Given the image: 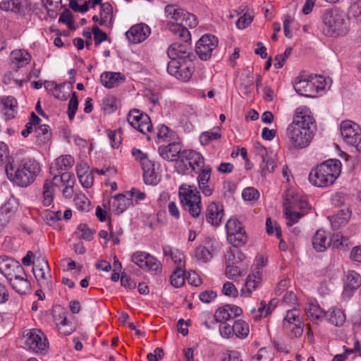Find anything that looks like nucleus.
Segmentation results:
<instances>
[{"mask_svg":"<svg viewBox=\"0 0 361 361\" xmlns=\"http://www.w3.org/2000/svg\"><path fill=\"white\" fill-rule=\"evenodd\" d=\"M315 130L316 125L313 117L297 109L293 121L286 129L288 143L293 149L305 148L311 142Z\"/></svg>","mask_w":361,"mask_h":361,"instance_id":"obj_1","label":"nucleus"},{"mask_svg":"<svg viewBox=\"0 0 361 361\" xmlns=\"http://www.w3.org/2000/svg\"><path fill=\"white\" fill-rule=\"evenodd\" d=\"M5 171L8 178L14 184L27 187L35 180L40 171V166L35 160L23 159L19 162L9 158Z\"/></svg>","mask_w":361,"mask_h":361,"instance_id":"obj_2","label":"nucleus"},{"mask_svg":"<svg viewBox=\"0 0 361 361\" xmlns=\"http://www.w3.org/2000/svg\"><path fill=\"white\" fill-rule=\"evenodd\" d=\"M341 172V163L338 159H329L312 169L309 174L310 183L319 188L331 185Z\"/></svg>","mask_w":361,"mask_h":361,"instance_id":"obj_3","label":"nucleus"},{"mask_svg":"<svg viewBox=\"0 0 361 361\" xmlns=\"http://www.w3.org/2000/svg\"><path fill=\"white\" fill-rule=\"evenodd\" d=\"M348 31V23L343 12L334 8L325 12L322 18V32L327 37H336Z\"/></svg>","mask_w":361,"mask_h":361,"instance_id":"obj_4","label":"nucleus"},{"mask_svg":"<svg viewBox=\"0 0 361 361\" xmlns=\"http://www.w3.org/2000/svg\"><path fill=\"white\" fill-rule=\"evenodd\" d=\"M179 197L181 203L190 214L195 218L200 216L202 211L201 196L195 186L183 185L179 188Z\"/></svg>","mask_w":361,"mask_h":361,"instance_id":"obj_5","label":"nucleus"},{"mask_svg":"<svg viewBox=\"0 0 361 361\" xmlns=\"http://www.w3.org/2000/svg\"><path fill=\"white\" fill-rule=\"evenodd\" d=\"M32 271L39 286L44 290L51 291L53 285L51 281V275L47 259L41 256L35 258Z\"/></svg>","mask_w":361,"mask_h":361,"instance_id":"obj_6","label":"nucleus"},{"mask_svg":"<svg viewBox=\"0 0 361 361\" xmlns=\"http://www.w3.org/2000/svg\"><path fill=\"white\" fill-rule=\"evenodd\" d=\"M25 348L30 352L37 354L46 351L49 343L44 333L39 329L27 330L24 336Z\"/></svg>","mask_w":361,"mask_h":361,"instance_id":"obj_7","label":"nucleus"},{"mask_svg":"<svg viewBox=\"0 0 361 361\" xmlns=\"http://www.w3.org/2000/svg\"><path fill=\"white\" fill-rule=\"evenodd\" d=\"M340 130L344 141L360 151L361 149V128L360 126L357 123L347 120L341 123Z\"/></svg>","mask_w":361,"mask_h":361,"instance_id":"obj_8","label":"nucleus"},{"mask_svg":"<svg viewBox=\"0 0 361 361\" xmlns=\"http://www.w3.org/2000/svg\"><path fill=\"white\" fill-rule=\"evenodd\" d=\"M218 38L212 35H204L196 43L195 51L202 61L211 59L213 51L218 46Z\"/></svg>","mask_w":361,"mask_h":361,"instance_id":"obj_9","label":"nucleus"},{"mask_svg":"<svg viewBox=\"0 0 361 361\" xmlns=\"http://www.w3.org/2000/svg\"><path fill=\"white\" fill-rule=\"evenodd\" d=\"M132 261L141 269L155 273L161 271V264L154 256L145 252H136L131 256Z\"/></svg>","mask_w":361,"mask_h":361,"instance_id":"obj_10","label":"nucleus"},{"mask_svg":"<svg viewBox=\"0 0 361 361\" xmlns=\"http://www.w3.org/2000/svg\"><path fill=\"white\" fill-rule=\"evenodd\" d=\"M268 259L264 256H259L256 260V267L247 278L245 286L248 295L256 289L262 283L263 268L267 265Z\"/></svg>","mask_w":361,"mask_h":361,"instance_id":"obj_11","label":"nucleus"},{"mask_svg":"<svg viewBox=\"0 0 361 361\" xmlns=\"http://www.w3.org/2000/svg\"><path fill=\"white\" fill-rule=\"evenodd\" d=\"M127 119L133 128L143 134H147L152 129V124L149 116L140 112L138 109L130 110Z\"/></svg>","mask_w":361,"mask_h":361,"instance_id":"obj_12","label":"nucleus"},{"mask_svg":"<svg viewBox=\"0 0 361 361\" xmlns=\"http://www.w3.org/2000/svg\"><path fill=\"white\" fill-rule=\"evenodd\" d=\"M151 30L145 23L135 25L126 32L128 41L133 44H138L145 41L150 35Z\"/></svg>","mask_w":361,"mask_h":361,"instance_id":"obj_13","label":"nucleus"},{"mask_svg":"<svg viewBox=\"0 0 361 361\" xmlns=\"http://www.w3.org/2000/svg\"><path fill=\"white\" fill-rule=\"evenodd\" d=\"M182 145L179 142H173L167 145H161L158 148L159 155L166 161L180 160Z\"/></svg>","mask_w":361,"mask_h":361,"instance_id":"obj_14","label":"nucleus"},{"mask_svg":"<svg viewBox=\"0 0 361 361\" xmlns=\"http://www.w3.org/2000/svg\"><path fill=\"white\" fill-rule=\"evenodd\" d=\"M169 57H173L176 59H190L193 56L192 54V48L190 44L186 43H173L167 50Z\"/></svg>","mask_w":361,"mask_h":361,"instance_id":"obj_15","label":"nucleus"},{"mask_svg":"<svg viewBox=\"0 0 361 361\" xmlns=\"http://www.w3.org/2000/svg\"><path fill=\"white\" fill-rule=\"evenodd\" d=\"M74 164V159L71 155H63L56 159L54 164L50 166L51 173L56 180L61 172L71 169Z\"/></svg>","mask_w":361,"mask_h":361,"instance_id":"obj_16","label":"nucleus"},{"mask_svg":"<svg viewBox=\"0 0 361 361\" xmlns=\"http://www.w3.org/2000/svg\"><path fill=\"white\" fill-rule=\"evenodd\" d=\"M294 89L295 92L306 97H312L317 92V86L314 85V82L310 80L302 79L301 77H297L294 83Z\"/></svg>","mask_w":361,"mask_h":361,"instance_id":"obj_17","label":"nucleus"},{"mask_svg":"<svg viewBox=\"0 0 361 361\" xmlns=\"http://www.w3.org/2000/svg\"><path fill=\"white\" fill-rule=\"evenodd\" d=\"M180 161L183 163L188 161L192 171H195L196 168L200 169L205 166L202 154L192 149L183 150Z\"/></svg>","mask_w":361,"mask_h":361,"instance_id":"obj_18","label":"nucleus"},{"mask_svg":"<svg viewBox=\"0 0 361 361\" xmlns=\"http://www.w3.org/2000/svg\"><path fill=\"white\" fill-rule=\"evenodd\" d=\"M143 171V178L145 184L156 185L158 181V175L154 171V162L148 158H143L140 162Z\"/></svg>","mask_w":361,"mask_h":361,"instance_id":"obj_19","label":"nucleus"},{"mask_svg":"<svg viewBox=\"0 0 361 361\" xmlns=\"http://www.w3.org/2000/svg\"><path fill=\"white\" fill-rule=\"evenodd\" d=\"M224 216V209L221 205L215 202L210 203L207 209V221L213 226L220 225Z\"/></svg>","mask_w":361,"mask_h":361,"instance_id":"obj_20","label":"nucleus"},{"mask_svg":"<svg viewBox=\"0 0 361 361\" xmlns=\"http://www.w3.org/2000/svg\"><path fill=\"white\" fill-rule=\"evenodd\" d=\"M125 80L124 75L118 72H104L100 75L101 83L109 89L118 87Z\"/></svg>","mask_w":361,"mask_h":361,"instance_id":"obj_21","label":"nucleus"},{"mask_svg":"<svg viewBox=\"0 0 361 361\" xmlns=\"http://www.w3.org/2000/svg\"><path fill=\"white\" fill-rule=\"evenodd\" d=\"M361 285V276L355 271H349L346 275L343 295L350 297L353 291L359 288Z\"/></svg>","mask_w":361,"mask_h":361,"instance_id":"obj_22","label":"nucleus"},{"mask_svg":"<svg viewBox=\"0 0 361 361\" xmlns=\"http://www.w3.org/2000/svg\"><path fill=\"white\" fill-rule=\"evenodd\" d=\"M331 238L323 230H318L312 238V246L317 252H324L331 246Z\"/></svg>","mask_w":361,"mask_h":361,"instance_id":"obj_23","label":"nucleus"},{"mask_svg":"<svg viewBox=\"0 0 361 361\" xmlns=\"http://www.w3.org/2000/svg\"><path fill=\"white\" fill-rule=\"evenodd\" d=\"M165 13L168 19L173 20L175 24H183L185 19V15L188 12L183 8H179L176 5H167L165 7Z\"/></svg>","mask_w":361,"mask_h":361,"instance_id":"obj_24","label":"nucleus"},{"mask_svg":"<svg viewBox=\"0 0 361 361\" xmlns=\"http://www.w3.org/2000/svg\"><path fill=\"white\" fill-rule=\"evenodd\" d=\"M12 64L16 71L29 63L31 60L30 54L25 49H16L11 52Z\"/></svg>","mask_w":361,"mask_h":361,"instance_id":"obj_25","label":"nucleus"},{"mask_svg":"<svg viewBox=\"0 0 361 361\" xmlns=\"http://www.w3.org/2000/svg\"><path fill=\"white\" fill-rule=\"evenodd\" d=\"M351 212L348 209H341L337 214L329 216L331 227L334 230H337L341 226L345 224L350 219Z\"/></svg>","mask_w":361,"mask_h":361,"instance_id":"obj_26","label":"nucleus"},{"mask_svg":"<svg viewBox=\"0 0 361 361\" xmlns=\"http://www.w3.org/2000/svg\"><path fill=\"white\" fill-rule=\"evenodd\" d=\"M27 6L26 0H4L0 3V8L3 11H11L14 13H22Z\"/></svg>","mask_w":361,"mask_h":361,"instance_id":"obj_27","label":"nucleus"},{"mask_svg":"<svg viewBox=\"0 0 361 361\" xmlns=\"http://www.w3.org/2000/svg\"><path fill=\"white\" fill-rule=\"evenodd\" d=\"M195 66L192 59L183 60L178 71L177 79L188 81L193 74Z\"/></svg>","mask_w":361,"mask_h":361,"instance_id":"obj_28","label":"nucleus"},{"mask_svg":"<svg viewBox=\"0 0 361 361\" xmlns=\"http://www.w3.org/2000/svg\"><path fill=\"white\" fill-rule=\"evenodd\" d=\"M133 204V201L126 194H118L114 197L112 207L117 214L123 212L128 207Z\"/></svg>","mask_w":361,"mask_h":361,"instance_id":"obj_29","label":"nucleus"},{"mask_svg":"<svg viewBox=\"0 0 361 361\" xmlns=\"http://www.w3.org/2000/svg\"><path fill=\"white\" fill-rule=\"evenodd\" d=\"M169 30L176 36L181 39L184 43L189 44L191 40V35L186 27L183 24H175L173 23H168L167 24Z\"/></svg>","mask_w":361,"mask_h":361,"instance_id":"obj_30","label":"nucleus"},{"mask_svg":"<svg viewBox=\"0 0 361 361\" xmlns=\"http://www.w3.org/2000/svg\"><path fill=\"white\" fill-rule=\"evenodd\" d=\"M19 262L5 255L0 256V271L8 279Z\"/></svg>","mask_w":361,"mask_h":361,"instance_id":"obj_31","label":"nucleus"},{"mask_svg":"<svg viewBox=\"0 0 361 361\" xmlns=\"http://www.w3.org/2000/svg\"><path fill=\"white\" fill-rule=\"evenodd\" d=\"M299 322L303 321L302 317L300 316V312L298 309L293 308L286 312V314L283 321V326L284 329L288 330L291 326L298 324Z\"/></svg>","mask_w":361,"mask_h":361,"instance_id":"obj_32","label":"nucleus"},{"mask_svg":"<svg viewBox=\"0 0 361 361\" xmlns=\"http://www.w3.org/2000/svg\"><path fill=\"white\" fill-rule=\"evenodd\" d=\"M326 317L329 322L336 326H342L345 321V316L343 312L339 309L333 310L326 312Z\"/></svg>","mask_w":361,"mask_h":361,"instance_id":"obj_33","label":"nucleus"},{"mask_svg":"<svg viewBox=\"0 0 361 361\" xmlns=\"http://www.w3.org/2000/svg\"><path fill=\"white\" fill-rule=\"evenodd\" d=\"M244 259V255L235 247L231 249L225 255L226 265L236 264L243 262Z\"/></svg>","mask_w":361,"mask_h":361,"instance_id":"obj_34","label":"nucleus"},{"mask_svg":"<svg viewBox=\"0 0 361 361\" xmlns=\"http://www.w3.org/2000/svg\"><path fill=\"white\" fill-rule=\"evenodd\" d=\"M233 332L238 338H245L250 332L249 326L247 322L243 320L238 319L233 322Z\"/></svg>","mask_w":361,"mask_h":361,"instance_id":"obj_35","label":"nucleus"},{"mask_svg":"<svg viewBox=\"0 0 361 361\" xmlns=\"http://www.w3.org/2000/svg\"><path fill=\"white\" fill-rule=\"evenodd\" d=\"M13 288L20 294H25L30 289V283L26 277L9 281Z\"/></svg>","mask_w":361,"mask_h":361,"instance_id":"obj_36","label":"nucleus"},{"mask_svg":"<svg viewBox=\"0 0 361 361\" xmlns=\"http://www.w3.org/2000/svg\"><path fill=\"white\" fill-rule=\"evenodd\" d=\"M227 240L234 247L238 248V247L244 245L247 242V236L244 230L238 233L227 235Z\"/></svg>","mask_w":361,"mask_h":361,"instance_id":"obj_37","label":"nucleus"},{"mask_svg":"<svg viewBox=\"0 0 361 361\" xmlns=\"http://www.w3.org/2000/svg\"><path fill=\"white\" fill-rule=\"evenodd\" d=\"M220 129L214 128L212 130L203 132L200 136V142L202 145H208L212 140H216L221 137Z\"/></svg>","mask_w":361,"mask_h":361,"instance_id":"obj_38","label":"nucleus"},{"mask_svg":"<svg viewBox=\"0 0 361 361\" xmlns=\"http://www.w3.org/2000/svg\"><path fill=\"white\" fill-rule=\"evenodd\" d=\"M331 245L333 248L343 250L348 246L349 239L340 233H335L331 236Z\"/></svg>","mask_w":361,"mask_h":361,"instance_id":"obj_39","label":"nucleus"},{"mask_svg":"<svg viewBox=\"0 0 361 361\" xmlns=\"http://www.w3.org/2000/svg\"><path fill=\"white\" fill-rule=\"evenodd\" d=\"M307 314L312 321L319 320L326 317V312L317 304H310L307 310Z\"/></svg>","mask_w":361,"mask_h":361,"instance_id":"obj_40","label":"nucleus"},{"mask_svg":"<svg viewBox=\"0 0 361 361\" xmlns=\"http://www.w3.org/2000/svg\"><path fill=\"white\" fill-rule=\"evenodd\" d=\"M43 204L49 206L54 200L53 183L49 180H46L43 185Z\"/></svg>","mask_w":361,"mask_h":361,"instance_id":"obj_41","label":"nucleus"},{"mask_svg":"<svg viewBox=\"0 0 361 361\" xmlns=\"http://www.w3.org/2000/svg\"><path fill=\"white\" fill-rule=\"evenodd\" d=\"M276 163L272 157H266L264 159H262L260 164L261 173L263 177H266L268 173H271L274 171Z\"/></svg>","mask_w":361,"mask_h":361,"instance_id":"obj_42","label":"nucleus"},{"mask_svg":"<svg viewBox=\"0 0 361 361\" xmlns=\"http://www.w3.org/2000/svg\"><path fill=\"white\" fill-rule=\"evenodd\" d=\"M185 283V271L180 267L171 276V284L175 288H179Z\"/></svg>","mask_w":361,"mask_h":361,"instance_id":"obj_43","label":"nucleus"},{"mask_svg":"<svg viewBox=\"0 0 361 361\" xmlns=\"http://www.w3.org/2000/svg\"><path fill=\"white\" fill-rule=\"evenodd\" d=\"M74 203L76 208L80 212H88L90 209V202L83 194H77L74 197Z\"/></svg>","mask_w":361,"mask_h":361,"instance_id":"obj_44","label":"nucleus"},{"mask_svg":"<svg viewBox=\"0 0 361 361\" xmlns=\"http://www.w3.org/2000/svg\"><path fill=\"white\" fill-rule=\"evenodd\" d=\"M229 308L230 305H226L223 307L219 308L216 311L214 315L216 322L226 323V321L231 318V314L230 313Z\"/></svg>","mask_w":361,"mask_h":361,"instance_id":"obj_45","label":"nucleus"},{"mask_svg":"<svg viewBox=\"0 0 361 361\" xmlns=\"http://www.w3.org/2000/svg\"><path fill=\"white\" fill-rule=\"evenodd\" d=\"M100 21L99 25H106L109 20H111L112 18V7L110 4L104 3L101 4L100 7Z\"/></svg>","mask_w":361,"mask_h":361,"instance_id":"obj_46","label":"nucleus"},{"mask_svg":"<svg viewBox=\"0 0 361 361\" xmlns=\"http://www.w3.org/2000/svg\"><path fill=\"white\" fill-rule=\"evenodd\" d=\"M227 235L244 231L242 223L235 218H231L226 224Z\"/></svg>","mask_w":361,"mask_h":361,"instance_id":"obj_47","label":"nucleus"},{"mask_svg":"<svg viewBox=\"0 0 361 361\" xmlns=\"http://www.w3.org/2000/svg\"><path fill=\"white\" fill-rule=\"evenodd\" d=\"M301 199L302 198L299 197L298 194L293 192L287 194L283 203L284 210H286V208H290L291 210L297 209L298 202H300Z\"/></svg>","mask_w":361,"mask_h":361,"instance_id":"obj_48","label":"nucleus"},{"mask_svg":"<svg viewBox=\"0 0 361 361\" xmlns=\"http://www.w3.org/2000/svg\"><path fill=\"white\" fill-rule=\"evenodd\" d=\"M78 231L79 232V238L83 239L87 241H91L93 239V235L95 232L94 230L90 229L87 224H80L78 226Z\"/></svg>","mask_w":361,"mask_h":361,"instance_id":"obj_49","label":"nucleus"},{"mask_svg":"<svg viewBox=\"0 0 361 361\" xmlns=\"http://www.w3.org/2000/svg\"><path fill=\"white\" fill-rule=\"evenodd\" d=\"M348 17L361 22V0L353 3L348 8Z\"/></svg>","mask_w":361,"mask_h":361,"instance_id":"obj_50","label":"nucleus"},{"mask_svg":"<svg viewBox=\"0 0 361 361\" xmlns=\"http://www.w3.org/2000/svg\"><path fill=\"white\" fill-rule=\"evenodd\" d=\"M200 172L197 176V183L199 184L208 183L210 182L212 168L209 165H205L200 169Z\"/></svg>","mask_w":361,"mask_h":361,"instance_id":"obj_51","label":"nucleus"},{"mask_svg":"<svg viewBox=\"0 0 361 361\" xmlns=\"http://www.w3.org/2000/svg\"><path fill=\"white\" fill-rule=\"evenodd\" d=\"M285 215L287 219V226H292L299 221V219L303 216V214L291 210L290 208H286L285 210Z\"/></svg>","mask_w":361,"mask_h":361,"instance_id":"obj_52","label":"nucleus"},{"mask_svg":"<svg viewBox=\"0 0 361 361\" xmlns=\"http://www.w3.org/2000/svg\"><path fill=\"white\" fill-rule=\"evenodd\" d=\"M195 257L197 260L206 262L212 258V255L206 247L199 246L195 251Z\"/></svg>","mask_w":361,"mask_h":361,"instance_id":"obj_53","label":"nucleus"},{"mask_svg":"<svg viewBox=\"0 0 361 361\" xmlns=\"http://www.w3.org/2000/svg\"><path fill=\"white\" fill-rule=\"evenodd\" d=\"M78 107V99L76 92H73L68 103V116L70 120H73Z\"/></svg>","mask_w":361,"mask_h":361,"instance_id":"obj_54","label":"nucleus"},{"mask_svg":"<svg viewBox=\"0 0 361 361\" xmlns=\"http://www.w3.org/2000/svg\"><path fill=\"white\" fill-rule=\"evenodd\" d=\"M242 197L245 201H257L259 197V192L257 189L249 187L243 190Z\"/></svg>","mask_w":361,"mask_h":361,"instance_id":"obj_55","label":"nucleus"},{"mask_svg":"<svg viewBox=\"0 0 361 361\" xmlns=\"http://www.w3.org/2000/svg\"><path fill=\"white\" fill-rule=\"evenodd\" d=\"M253 20V15L250 13H245L240 16L236 22V27L238 29H244L247 27Z\"/></svg>","mask_w":361,"mask_h":361,"instance_id":"obj_56","label":"nucleus"},{"mask_svg":"<svg viewBox=\"0 0 361 361\" xmlns=\"http://www.w3.org/2000/svg\"><path fill=\"white\" fill-rule=\"evenodd\" d=\"M273 300H271L269 305L267 307V303L264 300L260 302V306L258 307L259 315L255 316V320H259L262 317H265L271 312V305Z\"/></svg>","mask_w":361,"mask_h":361,"instance_id":"obj_57","label":"nucleus"},{"mask_svg":"<svg viewBox=\"0 0 361 361\" xmlns=\"http://www.w3.org/2000/svg\"><path fill=\"white\" fill-rule=\"evenodd\" d=\"M92 30V33L94 34L95 45H99L102 42L106 41L108 39L106 33L102 31L97 25H93Z\"/></svg>","mask_w":361,"mask_h":361,"instance_id":"obj_58","label":"nucleus"},{"mask_svg":"<svg viewBox=\"0 0 361 361\" xmlns=\"http://www.w3.org/2000/svg\"><path fill=\"white\" fill-rule=\"evenodd\" d=\"M78 179L84 188H90L93 185L94 183L93 171H91L86 173V174L79 176Z\"/></svg>","mask_w":361,"mask_h":361,"instance_id":"obj_59","label":"nucleus"},{"mask_svg":"<svg viewBox=\"0 0 361 361\" xmlns=\"http://www.w3.org/2000/svg\"><path fill=\"white\" fill-rule=\"evenodd\" d=\"M171 61L168 63L167 71L168 73L177 78V74L178 73V69L181 61L177 60V59L173 57H169Z\"/></svg>","mask_w":361,"mask_h":361,"instance_id":"obj_60","label":"nucleus"},{"mask_svg":"<svg viewBox=\"0 0 361 361\" xmlns=\"http://www.w3.org/2000/svg\"><path fill=\"white\" fill-rule=\"evenodd\" d=\"M292 48L288 47L286 49L284 53L283 54H279L275 56L276 63H274V67L276 68H281L283 66V62L291 54Z\"/></svg>","mask_w":361,"mask_h":361,"instance_id":"obj_61","label":"nucleus"},{"mask_svg":"<svg viewBox=\"0 0 361 361\" xmlns=\"http://www.w3.org/2000/svg\"><path fill=\"white\" fill-rule=\"evenodd\" d=\"M50 128L47 125H40L35 129L37 137H43L44 142L49 140L51 137Z\"/></svg>","mask_w":361,"mask_h":361,"instance_id":"obj_62","label":"nucleus"},{"mask_svg":"<svg viewBox=\"0 0 361 361\" xmlns=\"http://www.w3.org/2000/svg\"><path fill=\"white\" fill-rule=\"evenodd\" d=\"M26 277V274L25 272L24 268L20 264H18V266L12 271L11 275L8 278V281H11L13 279H20Z\"/></svg>","mask_w":361,"mask_h":361,"instance_id":"obj_63","label":"nucleus"},{"mask_svg":"<svg viewBox=\"0 0 361 361\" xmlns=\"http://www.w3.org/2000/svg\"><path fill=\"white\" fill-rule=\"evenodd\" d=\"M108 137L110 140L111 145L113 147L116 148L119 146L121 142V130L109 131Z\"/></svg>","mask_w":361,"mask_h":361,"instance_id":"obj_64","label":"nucleus"}]
</instances>
